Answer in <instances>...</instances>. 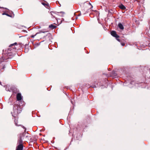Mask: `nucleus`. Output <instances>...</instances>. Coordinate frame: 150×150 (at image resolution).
<instances>
[{
    "mask_svg": "<svg viewBox=\"0 0 150 150\" xmlns=\"http://www.w3.org/2000/svg\"><path fill=\"white\" fill-rule=\"evenodd\" d=\"M21 109V108L18 107L17 104H15L13 109V111L11 113L12 115L14 117H16L19 113H20L21 110H20V111H19V109Z\"/></svg>",
    "mask_w": 150,
    "mask_h": 150,
    "instance_id": "nucleus-1",
    "label": "nucleus"
},
{
    "mask_svg": "<svg viewBox=\"0 0 150 150\" xmlns=\"http://www.w3.org/2000/svg\"><path fill=\"white\" fill-rule=\"evenodd\" d=\"M24 133L21 134L20 135V137L18 139L17 144H18L23 145V137L24 135Z\"/></svg>",
    "mask_w": 150,
    "mask_h": 150,
    "instance_id": "nucleus-2",
    "label": "nucleus"
},
{
    "mask_svg": "<svg viewBox=\"0 0 150 150\" xmlns=\"http://www.w3.org/2000/svg\"><path fill=\"white\" fill-rule=\"evenodd\" d=\"M110 33L112 36L116 38V39L117 41H120V39L118 38L119 37V36L117 34L116 32L115 31L112 30L111 32Z\"/></svg>",
    "mask_w": 150,
    "mask_h": 150,
    "instance_id": "nucleus-3",
    "label": "nucleus"
},
{
    "mask_svg": "<svg viewBox=\"0 0 150 150\" xmlns=\"http://www.w3.org/2000/svg\"><path fill=\"white\" fill-rule=\"evenodd\" d=\"M6 56H7V57L5 58L4 57H3L2 58V59H3V60H1V61H4L5 60L7 59H8L9 58H11V52H8Z\"/></svg>",
    "mask_w": 150,
    "mask_h": 150,
    "instance_id": "nucleus-4",
    "label": "nucleus"
},
{
    "mask_svg": "<svg viewBox=\"0 0 150 150\" xmlns=\"http://www.w3.org/2000/svg\"><path fill=\"white\" fill-rule=\"evenodd\" d=\"M23 145L18 144L16 148V150H23Z\"/></svg>",
    "mask_w": 150,
    "mask_h": 150,
    "instance_id": "nucleus-5",
    "label": "nucleus"
},
{
    "mask_svg": "<svg viewBox=\"0 0 150 150\" xmlns=\"http://www.w3.org/2000/svg\"><path fill=\"white\" fill-rule=\"evenodd\" d=\"M17 99L18 101L21 100L22 99L21 94L20 93H18L17 95Z\"/></svg>",
    "mask_w": 150,
    "mask_h": 150,
    "instance_id": "nucleus-6",
    "label": "nucleus"
},
{
    "mask_svg": "<svg viewBox=\"0 0 150 150\" xmlns=\"http://www.w3.org/2000/svg\"><path fill=\"white\" fill-rule=\"evenodd\" d=\"M118 26L119 28L121 30H123L124 29L123 25L121 23H118Z\"/></svg>",
    "mask_w": 150,
    "mask_h": 150,
    "instance_id": "nucleus-7",
    "label": "nucleus"
},
{
    "mask_svg": "<svg viewBox=\"0 0 150 150\" xmlns=\"http://www.w3.org/2000/svg\"><path fill=\"white\" fill-rule=\"evenodd\" d=\"M119 7L120 8L122 9L125 10L126 9V7H125L122 4H121V5H120Z\"/></svg>",
    "mask_w": 150,
    "mask_h": 150,
    "instance_id": "nucleus-8",
    "label": "nucleus"
},
{
    "mask_svg": "<svg viewBox=\"0 0 150 150\" xmlns=\"http://www.w3.org/2000/svg\"><path fill=\"white\" fill-rule=\"evenodd\" d=\"M49 28H51L52 29H54L56 28V26L55 25H53L52 24H51L49 26Z\"/></svg>",
    "mask_w": 150,
    "mask_h": 150,
    "instance_id": "nucleus-9",
    "label": "nucleus"
},
{
    "mask_svg": "<svg viewBox=\"0 0 150 150\" xmlns=\"http://www.w3.org/2000/svg\"><path fill=\"white\" fill-rule=\"evenodd\" d=\"M4 9L7 10L6 11V12L7 13H10L11 12L12 13H13V12L9 10V9H8L6 8H4Z\"/></svg>",
    "mask_w": 150,
    "mask_h": 150,
    "instance_id": "nucleus-10",
    "label": "nucleus"
},
{
    "mask_svg": "<svg viewBox=\"0 0 150 150\" xmlns=\"http://www.w3.org/2000/svg\"><path fill=\"white\" fill-rule=\"evenodd\" d=\"M2 14L3 15H6V16H8L10 17H11V15H10L8 14V13H6L5 12H4V13H2Z\"/></svg>",
    "mask_w": 150,
    "mask_h": 150,
    "instance_id": "nucleus-11",
    "label": "nucleus"
},
{
    "mask_svg": "<svg viewBox=\"0 0 150 150\" xmlns=\"http://www.w3.org/2000/svg\"><path fill=\"white\" fill-rule=\"evenodd\" d=\"M16 44H17L16 42H15L14 44H12L9 46V47H11V46H13L14 45H16Z\"/></svg>",
    "mask_w": 150,
    "mask_h": 150,
    "instance_id": "nucleus-12",
    "label": "nucleus"
},
{
    "mask_svg": "<svg viewBox=\"0 0 150 150\" xmlns=\"http://www.w3.org/2000/svg\"><path fill=\"white\" fill-rule=\"evenodd\" d=\"M42 4L44 6H49V5L47 4H45L44 3H42Z\"/></svg>",
    "mask_w": 150,
    "mask_h": 150,
    "instance_id": "nucleus-13",
    "label": "nucleus"
},
{
    "mask_svg": "<svg viewBox=\"0 0 150 150\" xmlns=\"http://www.w3.org/2000/svg\"><path fill=\"white\" fill-rule=\"evenodd\" d=\"M36 34H36L35 35H31V36L30 37H31V38H34L35 37V36H36Z\"/></svg>",
    "mask_w": 150,
    "mask_h": 150,
    "instance_id": "nucleus-14",
    "label": "nucleus"
},
{
    "mask_svg": "<svg viewBox=\"0 0 150 150\" xmlns=\"http://www.w3.org/2000/svg\"><path fill=\"white\" fill-rule=\"evenodd\" d=\"M15 123L16 124V125L17 126H19V125H18L17 123V121H15Z\"/></svg>",
    "mask_w": 150,
    "mask_h": 150,
    "instance_id": "nucleus-15",
    "label": "nucleus"
},
{
    "mask_svg": "<svg viewBox=\"0 0 150 150\" xmlns=\"http://www.w3.org/2000/svg\"><path fill=\"white\" fill-rule=\"evenodd\" d=\"M25 52H28V49H25Z\"/></svg>",
    "mask_w": 150,
    "mask_h": 150,
    "instance_id": "nucleus-16",
    "label": "nucleus"
},
{
    "mask_svg": "<svg viewBox=\"0 0 150 150\" xmlns=\"http://www.w3.org/2000/svg\"><path fill=\"white\" fill-rule=\"evenodd\" d=\"M93 88H96L97 86L96 85H93Z\"/></svg>",
    "mask_w": 150,
    "mask_h": 150,
    "instance_id": "nucleus-17",
    "label": "nucleus"
},
{
    "mask_svg": "<svg viewBox=\"0 0 150 150\" xmlns=\"http://www.w3.org/2000/svg\"><path fill=\"white\" fill-rule=\"evenodd\" d=\"M59 13L62 14H64V12H61Z\"/></svg>",
    "mask_w": 150,
    "mask_h": 150,
    "instance_id": "nucleus-18",
    "label": "nucleus"
},
{
    "mask_svg": "<svg viewBox=\"0 0 150 150\" xmlns=\"http://www.w3.org/2000/svg\"><path fill=\"white\" fill-rule=\"evenodd\" d=\"M2 8L4 9V8L0 7V9H2Z\"/></svg>",
    "mask_w": 150,
    "mask_h": 150,
    "instance_id": "nucleus-19",
    "label": "nucleus"
},
{
    "mask_svg": "<svg viewBox=\"0 0 150 150\" xmlns=\"http://www.w3.org/2000/svg\"><path fill=\"white\" fill-rule=\"evenodd\" d=\"M125 45V44H124V43H122V46H124V45Z\"/></svg>",
    "mask_w": 150,
    "mask_h": 150,
    "instance_id": "nucleus-20",
    "label": "nucleus"
},
{
    "mask_svg": "<svg viewBox=\"0 0 150 150\" xmlns=\"http://www.w3.org/2000/svg\"><path fill=\"white\" fill-rule=\"evenodd\" d=\"M134 83V82H132L131 83L132 84H133V83Z\"/></svg>",
    "mask_w": 150,
    "mask_h": 150,
    "instance_id": "nucleus-21",
    "label": "nucleus"
},
{
    "mask_svg": "<svg viewBox=\"0 0 150 150\" xmlns=\"http://www.w3.org/2000/svg\"><path fill=\"white\" fill-rule=\"evenodd\" d=\"M97 87H98V83H97Z\"/></svg>",
    "mask_w": 150,
    "mask_h": 150,
    "instance_id": "nucleus-22",
    "label": "nucleus"
},
{
    "mask_svg": "<svg viewBox=\"0 0 150 150\" xmlns=\"http://www.w3.org/2000/svg\"><path fill=\"white\" fill-rule=\"evenodd\" d=\"M23 128L25 129V132L26 131V129H25V128L24 127Z\"/></svg>",
    "mask_w": 150,
    "mask_h": 150,
    "instance_id": "nucleus-23",
    "label": "nucleus"
},
{
    "mask_svg": "<svg viewBox=\"0 0 150 150\" xmlns=\"http://www.w3.org/2000/svg\"><path fill=\"white\" fill-rule=\"evenodd\" d=\"M40 32H42V33H45L44 32H42V31H40Z\"/></svg>",
    "mask_w": 150,
    "mask_h": 150,
    "instance_id": "nucleus-24",
    "label": "nucleus"
},
{
    "mask_svg": "<svg viewBox=\"0 0 150 150\" xmlns=\"http://www.w3.org/2000/svg\"><path fill=\"white\" fill-rule=\"evenodd\" d=\"M4 67H3V69H4Z\"/></svg>",
    "mask_w": 150,
    "mask_h": 150,
    "instance_id": "nucleus-25",
    "label": "nucleus"
},
{
    "mask_svg": "<svg viewBox=\"0 0 150 150\" xmlns=\"http://www.w3.org/2000/svg\"><path fill=\"white\" fill-rule=\"evenodd\" d=\"M0 84H1V82L0 81Z\"/></svg>",
    "mask_w": 150,
    "mask_h": 150,
    "instance_id": "nucleus-26",
    "label": "nucleus"
},
{
    "mask_svg": "<svg viewBox=\"0 0 150 150\" xmlns=\"http://www.w3.org/2000/svg\"><path fill=\"white\" fill-rule=\"evenodd\" d=\"M0 61H1V59H0Z\"/></svg>",
    "mask_w": 150,
    "mask_h": 150,
    "instance_id": "nucleus-27",
    "label": "nucleus"
}]
</instances>
